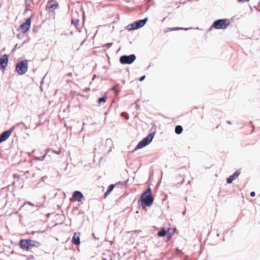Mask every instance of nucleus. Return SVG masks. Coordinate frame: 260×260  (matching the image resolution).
Segmentation results:
<instances>
[{
  "label": "nucleus",
  "mask_w": 260,
  "mask_h": 260,
  "mask_svg": "<svg viewBox=\"0 0 260 260\" xmlns=\"http://www.w3.org/2000/svg\"><path fill=\"white\" fill-rule=\"evenodd\" d=\"M29 239H22L20 241L19 245L20 247L25 250H28L29 249Z\"/></svg>",
  "instance_id": "9d476101"
},
{
  "label": "nucleus",
  "mask_w": 260,
  "mask_h": 260,
  "mask_svg": "<svg viewBox=\"0 0 260 260\" xmlns=\"http://www.w3.org/2000/svg\"><path fill=\"white\" fill-rule=\"evenodd\" d=\"M240 171H236V172H235L233 174V176H234L235 178H237V177L239 176V175H240Z\"/></svg>",
  "instance_id": "5701e85b"
},
{
  "label": "nucleus",
  "mask_w": 260,
  "mask_h": 260,
  "mask_svg": "<svg viewBox=\"0 0 260 260\" xmlns=\"http://www.w3.org/2000/svg\"><path fill=\"white\" fill-rule=\"evenodd\" d=\"M119 85L118 84L116 85L115 86H113L111 89L112 90H113L115 91L116 94H118L119 93V90H117V88L118 87Z\"/></svg>",
  "instance_id": "aec40b11"
},
{
  "label": "nucleus",
  "mask_w": 260,
  "mask_h": 260,
  "mask_svg": "<svg viewBox=\"0 0 260 260\" xmlns=\"http://www.w3.org/2000/svg\"><path fill=\"white\" fill-rule=\"evenodd\" d=\"M240 171H236V172H235L233 174V176H234L235 178H237V177L239 176V175H240Z\"/></svg>",
  "instance_id": "b1692460"
},
{
  "label": "nucleus",
  "mask_w": 260,
  "mask_h": 260,
  "mask_svg": "<svg viewBox=\"0 0 260 260\" xmlns=\"http://www.w3.org/2000/svg\"><path fill=\"white\" fill-rule=\"evenodd\" d=\"M240 171H236V172H235L233 174V176H234L235 178H237V177L239 176V175H240Z\"/></svg>",
  "instance_id": "4be33fe9"
},
{
  "label": "nucleus",
  "mask_w": 260,
  "mask_h": 260,
  "mask_svg": "<svg viewBox=\"0 0 260 260\" xmlns=\"http://www.w3.org/2000/svg\"><path fill=\"white\" fill-rule=\"evenodd\" d=\"M226 22H229V20L227 19H218L213 22L212 26L217 29H224L229 25V23H226Z\"/></svg>",
  "instance_id": "39448f33"
},
{
  "label": "nucleus",
  "mask_w": 260,
  "mask_h": 260,
  "mask_svg": "<svg viewBox=\"0 0 260 260\" xmlns=\"http://www.w3.org/2000/svg\"><path fill=\"white\" fill-rule=\"evenodd\" d=\"M27 204H28L30 206H35V205L33 204H32L31 202H28L27 203Z\"/></svg>",
  "instance_id": "473e14b6"
},
{
  "label": "nucleus",
  "mask_w": 260,
  "mask_h": 260,
  "mask_svg": "<svg viewBox=\"0 0 260 260\" xmlns=\"http://www.w3.org/2000/svg\"><path fill=\"white\" fill-rule=\"evenodd\" d=\"M185 214V212L183 213V215H184Z\"/></svg>",
  "instance_id": "a19ab883"
},
{
  "label": "nucleus",
  "mask_w": 260,
  "mask_h": 260,
  "mask_svg": "<svg viewBox=\"0 0 260 260\" xmlns=\"http://www.w3.org/2000/svg\"><path fill=\"white\" fill-rule=\"evenodd\" d=\"M189 28H184L182 27H174L172 29V30H177L180 29L188 30Z\"/></svg>",
  "instance_id": "393cba45"
},
{
  "label": "nucleus",
  "mask_w": 260,
  "mask_h": 260,
  "mask_svg": "<svg viewBox=\"0 0 260 260\" xmlns=\"http://www.w3.org/2000/svg\"><path fill=\"white\" fill-rule=\"evenodd\" d=\"M154 136V133H150L138 144L135 150L142 148L149 144L153 139Z\"/></svg>",
  "instance_id": "20e7f679"
},
{
  "label": "nucleus",
  "mask_w": 260,
  "mask_h": 260,
  "mask_svg": "<svg viewBox=\"0 0 260 260\" xmlns=\"http://www.w3.org/2000/svg\"><path fill=\"white\" fill-rule=\"evenodd\" d=\"M176 251L178 253H181L182 254H183L182 252H181V251L178 248L176 249Z\"/></svg>",
  "instance_id": "72a5a7b5"
},
{
  "label": "nucleus",
  "mask_w": 260,
  "mask_h": 260,
  "mask_svg": "<svg viewBox=\"0 0 260 260\" xmlns=\"http://www.w3.org/2000/svg\"><path fill=\"white\" fill-rule=\"evenodd\" d=\"M31 23V19L30 18H27L26 21L20 25V29L23 32H26L29 29Z\"/></svg>",
  "instance_id": "0eeeda50"
},
{
  "label": "nucleus",
  "mask_w": 260,
  "mask_h": 260,
  "mask_svg": "<svg viewBox=\"0 0 260 260\" xmlns=\"http://www.w3.org/2000/svg\"><path fill=\"white\" fill-rule=\"evenodd\" d=\"M146 76H142L141 77H140V78L139 79V81H142L144 80V79L145 78Z\"/></svg>",
  "instance_id": "c756f323"
},
{
  "label": "nucleus",
  "mask_w": 260,
  "mask_h": 260,
  "mask_svg": "<svg viewBox=\"0 0 260 260\" xmlns=\"http://www.w3.org/2000/svg\"><path fill=\"white\" fill-rule=\"evenodd\" d=\"M183 131V128L181 125H177L175 128V132L177 134H180Z\"/></svg>",
  "instance_id": "2eb2a0df"
},
{
  "label": "nucleus",
  "mask_w": 260,
  "mask_h": 260,
  "mask_svg": "<svg viewBox=\"0 0 260 260\" xmlns=\"http://www.w3.org/2000/svg\"><path fill=\"white\" fill-rule=\"evenodd\" d=\"M72 242L74 244L76 245H78L80 244L79 236L77 235L76 233H74Z\"/></svg>",
  "instance_id": "f8f14e48"
},
{
  "label": "nucleus",
  "mask_w": 260,
  "mask_h": 260,
  "mask_svg": "<svg viewBox=\"0 0 260 260\" xmlns=\"http://www.w3.org/2000/svg\"><path fill=\"white\" fill-rule=\"evenodd\" d=\"M238 1L239 2H241V3H244V2H246L249 1V0H238Z\"/></svg>",
  "instance_id": "2f4dec72"
},
{
  "label": "nucleus",
  "mask_w": 260,
  "mask_h": 260,
  "mask_svg": "<svg viewBox=\"0 0 260 260\" xmlns=\"http://www.w3.org/2000/svg\"><path fill=\"white\" fill-rule=\"evenodd\" d=\"M126 119L127 120L128 119V115L127 114L126 117H125Z\"/></svg>",
  "instance_id": "e433bc0d"
},
{
  "label": "nucleus",
  "mask_w": 260,
  "mask_h": 260,
  "mask_svg": "<svg viewBox=\"0 0 260 260\" xmlns=\"http://www.w3.org/2000/svg\"><path fill=\"white\" fill-rule=\"evenodd\" d=\"M79 21L78 20H72V24H73L76 27H77V25L78 24Z\"/></svg>",
  "instance_id": "412c9836"
},
{
  "label": "nucleus",
  "mask_w": 260,
  "mask_h": 260,
  "mask_svg": "<svg viewBox=\"0 0 260 260\" xmlns=\"http://www.w3.org/2000/svg\"><path fill=\"white\" fill-rule=\"evenodd\" d=\"M167 232L165 229H161L159 232H158L157 235L158 237H161L167 235Z\"/></svg>",
  "instance_id": "dca6fc26"
},
{
  "label": "nucleus",
  "mask_w": 260,
  "mask_h": 260,
  "mask_svg": "<svg viewBox=\"0 0 260 260\" xmlns=\"http://www.w3.org/2000/svg\"><path fill=\"white\" fill-rule=\"evenodd\" d=\"M12 129H10L5 131L1 135H0V143L6 141L10 136L12 133Z\"/></svg>",
  "instance_id": "1a4fd4ad"
},
{
  "label": "nucleus",
  "mask_w": 260,
  "mask_h": 260,
  "mask_svg": "<svg viewBox=\"0 0 260 260\" xmlns=\"http://www.w3.org/2000/svg\"><path fill=\"white\" fill-rule=\"evenodd\" d=\"M107 98L103 96L98 99V106L101 105L102 103H105L106 101Z\"/></svg>",
  "instance_id": "a211bd4d"
},
{
  "label": "nucleus",
  "mask_w": 260,
  "mask_h": 260,
  "mask_svg": "<svg viewBox=\"0 0 260 260\" xmlns=\"http://www.w3.org/2000/svg\"><path fill=\"white\" fill-rule=\"evenodd\" d=\"M116 185V184H111L109 186L107 190L106 191L104 194L105 197H106L113 190Z\"/></svg>",
  "instance_id": "4468645a"
},
{
  "label": "nucleus",
  "mask_w": 260,
  "mask_h": 260,
  "mask_svg": "<svg viewBox=\"0 0 260 260\" xmlns=\"http://www.w3.org/2000/svg\"><path fill=\"white\" fill-rule=\"evenodd\" d=\"M136 58L135 54H131L129 55H122L120 57L119 61L121 64H131Z\"/></svg>",
  "instance_id": "423d86ee"
},
{
  "label": "nucleus",
  "mask_w": 260,
  "mask_h": 260,
  "mask_svg": "<svg viewBox=\"0 0 260 260\" xmlns=\"http://www.w3.org/2000/svg\"><path fill=\"white\" fill-rule=\"evenodd\" d=\"M45 155H46L45 154L44 156H43L42 157L41 159H39L41 160H43L44 159V158L45 157Z\"/></svg>",
  "instance_id": "f704fd0d"
},
{
  "label": "nucleus",
  "mask_w": 260,
  "mask_h": 260,
  "mask_svg": "<svg viewBox=\"0 0 260 260\" xmlns=\"http://www.w3.org/2000/svg\"><path fill=\"white\" fill-rule=\"evenodd\" d=\"M72 198L75 201L81 202L84 198V196L81 191H75L73 193Z\"/></svg>",
  "instance_id": "9b49d317"
},
{
  "label": "nucleus",
  "mask_w": 260,
  "mask_h": 260,
  "mask_svg": "<svg viewBox=\"0 0 260 260\" xmlns=\"http://www.w3.org/2000/svg\"><path fill=\"white\" fill-rule=\"evenodd\" d=\"M112 43H107L105 44V47H106L107 48H109L112 45Z\"/></svg>",
  "instance_id": "cd10ccee"
},
{
  "label": "nucleus",
  "mask_w": 260,
  "mask_h": 260,
  "mask_svg": "<svg viewBox=\"0 0 260 260\" xmlns=\"http://www.w3.org/2000/svg\"><path fill=\"white\" fill-rule=\"evenodd\" d=\"M227 123L228 124H232V123H231V122L230 121H227Z\"/></svg>",
  "instance_id": "c9c22d12"
},
{
  "label": "nucleus",
  "mask_w": 260,
  "mask_h": 260,
  "mask_svg": "<svg viewBox=\"0 0 260 260\" xmlns=\"http://www.w3.org/2000/svg\"><path fill=\"white\" fill-rule=\"evenodd\" d=\"M167 241H170L171 240V239L172 238V235L170 234V233H167Z\"/></svg>",
  "instance_id": "a878e982"
},
{
  "label": "nucleus",
  "mask_w": 260,
  "mask_h": 260,
  "mask_svg": "<svg viewBox=\"0 0 260 260\" xmlns=\"http://www.w3.org/2000/svg\"><path fill=\"white\" fill-rule=\"evenodd\" d=\"M124 114H125L124 113H121V115H122V116H123Z\"/></svg>",
  "instance_id": "ea45409f"
},
{
  "label": "nucleus",
  "mask_w": 260,
  "mask_h": 260,
  "mask_svg": "<svg viewBox=\"0 0 260 260\" xmlns=\"http://www.w3.org/2000/svg\"><path fill=\"white\" fill-rule=\"evenodd\" d=\"M68 76H72V73H69L68 74Z\"/></svg>",
  "instance_id": "4c0bfd02"
},
{
  "label": "nucleus",
  "mask_w": 260,
  "mask_h": 260,
  "mask_svg": "<svg viewBox=\"0 0 260 260\" xmlns=\"http://www.w3.org/2000/svg\"><path fill=\"white\" fill-rule=\"evenodd\" d=\"M53 153L57 154H61V150H59L58 151H54V150H51Z\"/></svg>",
  "instance_id": "c85d7f7f"
},
{
  "label": "nucleus",
  "mask_w": 260,
  "mask_h": 260,
  "mask_svg": "<svg viewBox=\"0 0 260 260\" xmlns=\"http://www.w3.org/2000/svg\"><path fill=\"white\" fill-rule=\"evenodd\" d=\"M184 260H188V259H187V256H186V257H185Z\"/></svg>",
  "instance_id": "58836bf2"
},
{
  "label": "nucleus",
  "mask_w": 260,
  "mask_h": 260,
  "mask_svg": "<svg viewBox=\"0 0 260 260\" xmlns=\"http://www.w3.org/2000/svg\"><path fill=\"white\" fill-rule=\"evenodd\" d=\"M28 68V60L24 59L16 63L15 70L19 75H23L27 72Z\"/></svg>",
  "instance_id": "f03ea898"
},
{
  "label": "nucleus",
  "mask_w": 260,
  "mask_h": 260,
  "mask_svg": "<svg viewBox=\"0 0 260 260\" xmlns=\"http://www.w3.org/2000/svg\"><path fill=\"white\" fill-rule=\"evenodd\" d=\"M49 9L51 10H53L55 9L58 6V3H55L54 4H50V2H49Z\"/></svg>",
  "instance_id": "f3484780"
},
{
  "label": "nucleus",
  "mask_w": 260,
  "mask_h": 260,
  "mask_svg": "<svg viewBox=\"0 0 260 260\" xmlns=\"http://www.w3.org/2000/svg\"><path fill=\"white\" fill-rule=\"evenodd\" d=\"M234 176L233 175L230 176L227 179H226V182L229 184H230L232 183V182L235 179Z\"/></svg>",
  "instance_id": "6ab92c4d"
},
{
  "label": "nucleus",
  "mask_w": 260,
  "mask_h": 260,
  "mask_svg": "<svg viewBox=\"0 0 260 260\" xmlns=\"http://www.w3.org/2000/svg\"><path fill=\"white\" fill-rule=\"evenodd\" d=\"M140 200L142 204H145L147 207H150L152 205L154 199L151 196V189L150 187L147 188L146 190L142 193Z\"/></svg>",
  "instance_id": "f257e3e1"
},
{
  "label": "nucleus",
  "mask_w": 260,
  "mask_h": 260,
  "mask_svg": "<svg viewBox=\"0 0 260 260\" xmlns=\"http://www.w3.org/2000/svg\"><path fill=\"white\" fill-rule=\"evenodd\" d=\"M83 125H85V123H84V122H83Z\"/></svg>",
  "instance_id": "79ce46f5"
},
{
  "label": "nucleus",
  "mask_w": 260,
  "mask_h": 260,
  "mask_svg": "<svg viewBox=\"0 0 260 260\" xmlns=\"http://www.w3.org/2000/svg\"><path fill=\"white\" fill-rule=\"evenodd\" d=\"M148 21V18L146 17L143 19H141L138 21H137L132 24H128L126 28L128 30H135L139 29L146 24L147 21Z\"/></svg>",
  "instance_id": "7ed1b4c3"
},
{
  "label": "nucleus",
  "mask_w": 260,
  "mask_h": 260,
  "mask_svg": "<svg viewBox=\"0 0 260 260\" xmlns=\"http://www.w3.org/2000/svg\"><path fill=\"white\" fill-rule=\"evenodd\" d=\"M250 194L251 197H253L255 196V193L254 191H251Z\"/></svg>",
  "instance_id": "7c9ffc66"
},
{
  "label": "nucleus",
  "mask_w": 260,
  "mask_h": 260,
  "mask_svg": "<svg viewBox=\"0 0 260 260\" xmlns=\"http://www.w3.org/2000/svg\"><path fill=\"white\" fill-rule=\"evenodd\" d=\"M29 248L33 247H39L41 245L40 243L37 241L29 239Z\"/></svg>",
  "instance_id": "ddd939ff"
},
{
  "label": "nucleus",
  "mask_w": 260,
  "mask_h": 260,
  "mask_svg": "<svg viewBox=\"0 0 260 260\" xmlns=\"http://www.w3.org/2000/svg\"><path fill=\"white\" fill-rule=\"evenodd\" d=\"M8 62V56L4 54L0 58V68L5 69Z\"/></svg>",
  "instance_id": "6e6552de"
},
{
  "label": "nucleus",
  "mask_w": 260,
  "mask_h": 260,
  "mask_svg": "<svg viewBox=\"0 0 260 260\" xmlns=\"http://www.w3.org/2000/svg\"><path fill=\"white\" fill-rule=\"evenodd\" d=\"M177 179L178 180V181H181V183H182L184 180V178H182L181 176L177 177Z\"/></svg>",
  "instance_id": "bb28decb"
}]
</instances>
